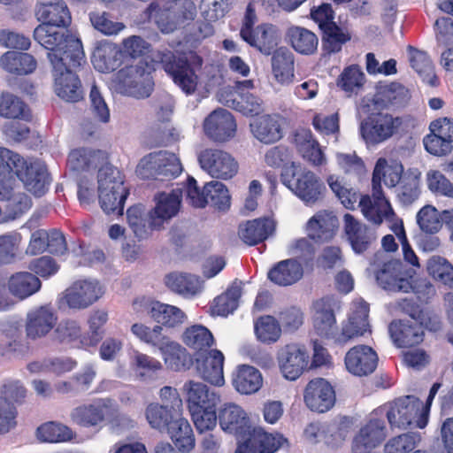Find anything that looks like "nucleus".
<instances>
[{
  "label": "nucleus",
  "mask_w": 453,
  "mask_h": 453,
  "mask_svg": "<svg viewBox=\"0 0 453 453\" xmlns=\"http://www.w3.org/2000/svg\"><path fill=\"white\" fill-rule=\"evenodd\" d=\"M36 196L44 195L50 185L47 167L40 161L27 162L19 153L0 147V201H12L20 211L31 208V198L26 194H14L16 179Z\"/></svg>",
  "instance_id": "f257e3e1"
},
{
  "label": "nucleus",
  "mask_w": 453,
  "mask_h": 453,
  "mask_svg": "<svg viewBox=\"0 0 453 453\" xmlns=\"http://www.w3.org/2000/svg\"><path fill=\"white\" fill-rule=\"evenodd\" d=\"M361 196L358 207L364 217L371 223L380 226L386 219L390 222L395 220V213L384 195Z\"/></svg>",
  "instance_id": "5701e85b"
},
{
  "label": "nucleus",
  "mask_w": 453,
  "mask_h": 453,
  "mask_svg": "<svg viewBox=\"0 0 453 453\" xmlns=\"http://www.w3.org/2000/svg\"><path fill=\"white\" fill-rule=\"evenodd\" d=\"M68 48L47 52L51 66L56 95L66 102L76 103L83 99L81 81L77 70L86 64L81 40H72Z\"/></svg>",
  "instance_id": "7ed1b4c3"
},
{
  "label": "nucleus",
  "mask_w": 453,
  "mask_h": 453,
  "mask_svg": "<svg viewBox=\"0 0 453 453\" xmlns=\"http://www.w3.org/2000/svg\"><path fill=\"white\" fill-rule=\"evenodd\" d=\"M288 35L291 46L296 52L303 55H311L316 52L319 39L311 30L301 27H292L288 29Z\"/></svg>",
  "instance_id": "de8ad7c7"
},
{
  "label": "nucleus",
  "mask_w": 453,
  "mask_h": 453,
  "mask_svg": "<svg viewBox=\"0 0 453 453\" xmlns=\"http://www.w3.org/2000/svg\"><path fill=\"white\" fill-rule=\"evenodd\" d=\"M402 125L401 117L379 109L376 103L360 123V135L367 144L377 145L391 138Z\"/></svg>",
  "instance_id": "1a4fd4ad"
},
{
  "label": "nucleus",
  "mask_w": 453,
  "mask_h": 453,
  "mask_svg": "<svg viewBox=\"0 0 453 453\" xmlns=\"http://www.w3.org/2000/svg\"><path fill=\"white\" fill-rule=\"evenodd\" d=\"M426 272L434 280L453 288V265L446 258L440 256L430 257Z\"/></svg>",
  "instance_id": "6e6d98bb"
},
{
  "label": "nucleus",
  "mask_w": 453,
  "mask_h": 453,
  "mask_svg": "<svg viewBox=\"0 0 453 453\" xmlns=\"http://www.w3.org/2000/svg\"><path fill=\"white\" fill-rule=\"evenodd\" d=\"M203 127L210 140L215 142H226L234 137L237 126L229 111L219 108L205 118Z\"/></svg>",
  "instance_id": "dca6fc26"
},
{
  "label": "nucleus",
  "mask_w": 453,
  "mask_h": 453,
  "mask_svg": "<svg viewBox=\"0 0 453 453\" xmlns=\"http://www.w3.org/2000/svg\"><path fill=\"white\" fill-rule=\"evenodd\" d=\"M387 436L384 419L372 416L359 429L352 441L353 452H367L380 446Z\"/></svg>",
  "instance_id": "412c9836"
},
{
  "label": "nucleus",
  "mask_w": 453,
  "mask_h": 453,
  "mask_svg": "<svg viewBox=\"0 0 453 453\" xmlns=\"http://www.w3.org/2000/svg\"><path fill=\"white\" fill-rule=\"evenodd\" d=\"M225 357L219 349L200 352L195 357V367L197 374L211 385L221 387L224 379Z\"/></svg>",
  "instance_id": "6ab92c4d"
},
{
  "label": "nucleus",
  "mask_w": 453,
  "mask_h": 453,
  "mask_svg": "<svg viewBox=\"0 0 453 453\" xmlns=\"http://www.w3.org/2000/svg\"><path fill=\"white\" fill-rule=\"evenodd\" d=\"M54 336L60 343L76 344L84 347L83 338L86 337V334L82 333L81 326L76 320H62L57 326Z\"/></svg>",
  "instance_id": "4d7b16f0"
},
{
  "label": "nucleus",
  "mask_w": 453,
  "mask_h": 453,
  "mask_svg": "<svg viewBox=\"0 0 453 453\" xmlns=\"http://www.w3.org/2000/svg\"><path fill=\"white\" fill-rule=\"evenodd\" d=\"M35 15L42 23L35 28L33 37L48 51L68 48L72 40H81L67 29L72 16L63 0L37 4Z\"/></svg>",
  "instance_id": "20e7f679"
},
{
  "label": "nucleus",
  "mask_w": 453,
  "mask_h": 453,
  "mask_svg": "<svg viewBox=\"0 0 453 453\" xmlns=\"http://www.w3.org/2000/svg\"><path fill=\"white\" fill-rule=\"evenodd\" d=\"M145 417L151 428L159 432L168 429L172 423V411L158 403H151L145 409Z\"/></svg>",
  "instance_id": "680f3d73"
},
{
  "label": "nucleus",
  "mask_w": 453,
  "mask_h": 453,
  "mask_svg": "<svg viewBox=\"0 0 453 453\" xmlns=\"http://www.w3.org/2000/svg\"><path fill=\"white\" fill-rule=\"evenodd\" d=\"M281 181L306 204L315 203L325 189L324 184L309 170H286L281 175Z\"/></svg>",
  "instance_id": "9d476101"
},
{
  "label": "nucleus",
  "mask_w": 453,
  "mask_h": 453,
  "mask_svg": "<svg viewBox=\"0 0 453 453\" xmlns=\"http://www.w3.org/2000/svg\"><path fill=\"white\" fill-rule=\"evenodd\" d=\"M254 136L263 143H274L281 139L282 128L278 116L264 115L250 124Z\"/></svg>",
  "instance_id": "c9c22d12"
},
{
  "label": "nucleus",
  "mask_w": 453,
  "mask_h": 453,
  "mask_svg": "<svg viewBox=\"0 0 453 453\" xmlns=\"http://www.w3.org/2000/svg\"><path fill=\"white\" fill-rule=\"evenodd\" d=\"M260 372L249 365H239L233 377V386L241 394L250 395L262 386Z\"/></svg>",
  "instance_id": "ea45409f"
},
{
  "label": "nucleus",
  "mask_w": 453,
  "mask_h": 453,
  "mask_svg": "<svg viewBox=\"0 0 453 453\" xmlns=\"http://www.w3.org/2000/svg\"><path fill=\"white\" fill-rule=\"evenodd\" d=\"M242 39L262 54L269 56L277 50L280 36L275 26L262 23L242 35Z\"/></svg>",
  "instance_id": "bb28decb"
},
{
  "label": "nucleus",
  "mask_w": 453,
  "mask_h": 453,
  "mask_svg": "<svg viewBox=\"0 0 453 453\" xmlns=\"http://www.w3.org/2000/svg\"><path fill=\"white\" fill-rule=\"evenodd\" d=\"M219 422L222 430L237 433L246 425V413L234 403H226L219 410Z\"/></svg>",
  "instance_id": "09e8293b"
},
{
  "label": "nucleus",
  "mask_w": 453,
  "mask_h": 453,
  "mask_svg": "<svg viewBox=\"0 0 453 453\" xmlns=\"http://www.w3.org/2000/svg\"><path fill=\"white\" fill-rule=\"evenodd\" d=\"M108 321V312L104 310L93 311L88 319V332L83 338L84 347H95L103 339L105 330L104 326Z\"/></svg>",
  "instance_id": "5fc2aeb1"
},
{
  "label": "nucleus",
  "mask_w": 453,
  "mask_h": 453,
  "mask_svg": "<svg viewBox=\"0 0 453 453\" xmlns=\"http://www.w3.org/2000/svg\"><path fill=\"white\" fill-rule=\"evenodd\" d=\"M254 330L257 339L268 344L277 342L281 334L279 321L271 315L259 317L254 323Z\"/></svg>",
  "instance_id": "13d9d810"
},
{
  "label": "nucleus",
  "mask_w": 453,
  "mask_h": 453,
  "mask_svg": "<svg viewBox=\"0 0 453 453\" xmlns=\"http://www.w3.org/2000/svg\"><path fill=\"white\" fill-rule=\"evenodd\" d=\"M0 116L26 120L31 118L27 105L19 97L9 92H3L0 96Z\"/></svg>",
  "instance_id": "864d4df0"
},
{
  "label": "nucleus",
  "mask_w": 453,
  "mask_h": 453,
  "mask_svg": "<svg viewBox=\"0 0 453 453\" xmlns=\"http://www.w3.org/2000/svg\"><path fill=\"white\" fill-rule=\"evenodd\" d=\"M416 444V435L406 433L391 438L385 444L384 451L385 453H426L422 450H415Z\"/></svg>",
  "instance_id": "338daca9"
},
{
  "label": "nucleus",
  "mask_w": 453,
  "mask_h": 453,
  "mask_svg": "<svg viewBox=\"0 0 453 453\" xmlns=\"http://www.w3.org/2000/svg\"><path fill=\"white\" fill-rule=\"evenodd\" d=\"M275 230V223L269 218L248 220L239 226L238 234L243 242L255 246L265 241Z\"/></svg>",
  "instance_id": "7c9ffc66"
},
{
  "label": "nucleus",
  "mask_w": 453,
  "mask_h": 453,
  "mask_svg": "<svg viewBox=\"0 0 453 453\" xmlns=\"http://www.w3.org/2000/svg\"><path fill=\"white\" fill-rule=\"evenodd\" d=\"M165 284L172 291L186 297L194 296L200 291L198 277L189 273H168L165 277Z\"/></svg>",
  "instance_id": "a18cd8bd"
},
{
  "label": "nucleus",
  "mask_w": 453,
  "mask_h": 453,
  "mask_svg": "<svg viewBox=\"0 0 453 453\" xmlns=\"http://www.w3.org/2000/svg\"><path fill=\"white\" fill-rule=\"evenodd\" d=\"M380 95L385 106L403 107L410 99L409 90L398 82H392L383 87Z\"/></svg>",
  "instance_id": "e2e57ef3"
},
{
  "label": "nucleus",
  "mask_w": 453,
  "mask_h": 453,
  "mask_svg": "<svg viewBox=\"0 0 453 453\" xmlns=\"http://www.w3.org/2000/svg\"><path fill=\"white\" fill-rule=\"evenodd\" d=\"M174 446L180 453H190L196 447V437L193 428L185 418H178L170 423L166 430Z\"/></svg>",
  "instance_id": "2f4dec72"
},
{
  "label": "nucleus",
  "mask_w": 453,
  "mask_h": 453,
  "mask_svg": "<svg viewBox=\"0 0 453 453\" xmlns=\"http://www.w3.org/2000/svg\"><path fill=\"white\" fill-rule=\"evenodd\" d=\"M365 74L357 65H351L343 69L336 80V85L349 96L357 94L363 87Z\"/></svg>",
  "instance_id": "052dcab7"
},
{
  "label": "nucleus",
  "mask_w": 453,
  "mask_h": 453,
  "mask_svg": "<svg viewBox=\"0 0 453 453\" xmlns=\"http://www.w3.org/2000/svg\"><path fill=\"white\" fill-rule=\"evenodd\" d=\"M424 326L405 320H393L388 326L390 336L398 348H412L419 345L425 337Z\"/></svg>",
  "instance_id": "a878e982"
},
{
  "label": "nucleus",
  "mask_w": 453,
  "mask_h": 453,
  "mask_svg": "<svg viewBox=\"0 0 453 453\" xmlns=\"http://www.w3.org/2000/svg\"><path fill=\"white\" fill-rule=\"evenodd\" d=\"M182 391L197 432L212 430L217 424L216 411L220 395L207 385L192 380L184 383Z\"/></svg>",
  "instance_id": "39448f33"
},
{
  "label": "nucleus",
  "mask_w": 453,
  "mask_h": 453,
  "mask_svg": "<svg viewBox=\"0 0 453 453\" xmlns=\"http://www.w3.org/2000/svg\"><path fill=\"white\" fill-rule=\"evenodd\" d=\"M114 404L110 398H97L88 403L80 404L70 412L73 425L81 428L100 429L113 415Z\"/></svg>",
  "instance_id": "9b49d317"
},
{
  "label": "nucleus",
  "mask_w": 453,
  "mask_h": 453,
  "mask_svg": "<svg viewBox=\"0 0 453 453\" xmlns=\"http://www.w3.org/2000/svg\"><path fill=\"white\" fill-rule=\"evenodd\" d=\"M76 362L71 358L48 357L34 361L27 365V369L33 373H54L57 375L72 371Z\"/></svg>",
  "instance_id": "603ef678"
},
{
  "label": "nucleus",
  "mask_w": 453,
  "mask_h": 453,
  "mask_svg": "<svg viewBox=\"0 0 453 453\" xmlns=\"http://www.w3.org/2000/svg\"><path fill=\"white\" fill-rule=\"evenodd\" d=\"M104 295L103 287L96 280H77L64 293L63 299L71 309L82 310L96 303Z\"/></svg>",
  "instance_id": "a211bd4d"
},
{
  "label": "nucleus",
  "mask_w": 453,
  "mask_h": 453,
  "mask_svg": "<svg viewBox=\"0 0 453 453\" xmlns=\"http://www.w3.org/2000/svg\"><path fill=\"white\" fill-rule=\"evenodd\" d=\"M285 441L286 438L279 433L255 427L238 442L234 453H275Z\"/></svg>",
  "instance_id": "2eb2a0df"
},
{
  "label": "nucleus",
  "mask_w": 453,
  "mask_h": 453,
  "mask_svg": "<svg viewBox=\"0 0 453 453\" xmlns=\"http://www.w3.org/2000/svg\"><path fill=\"white\" fill-rule=\"evenodd\" d=\"M272 69L275 80L281 84H289L294 78V57L282 48L275 50L272 58Z\"/></svg>",
  "instance_id": "49530a36"
},
{
  "label": "nucleus",
  "mask_w": 453,
  "mask_h": 453,
  "mask_svg": "<svg viewBox=\"0 0 453 453\" xmlns=\"http://www.w3.org/2000/svg\"><path fill=\"white\" fill-rule=\"evenodd\" d=\"M42 283L37 276L28 272H19L12 275L8 280L10 292L20 298H27L41 288Z\"/></svg>",
  "instance_id": "37998d69"
},
{
  "label": "nucleus",
  "mask_w": 453,
  "mask_h": 453,
  "mask_svg": "<svg viewBox=\"0 0 453 453\" xmlns=\"http://www.w3.org/2000/svg\"><path fill=\"white\" fill-rule=\"evenodd\" d=\"M242 288L238 285H232L225 292L214 298L211 306L212 314L226 317L233 313L239 305Z\"/></svg>",
  "instance_id": "8fccbe9b"
},
{
  "label": "nucleus",
  "mask_w": 453,
  "mask_h": 453,
  "mask_svg": "<svg viewBox=\"0 0 453 453\" xmlns=\"http://www.w3.org/2000/svg\"><path fill=\"white\" fill-rule=\"evenodd\" d=\"M0 66L9 73L27 75L37 66V61L31 54L9 50L0 58Z\"/></svg>",
  "instance_id": "72a5a7b5"
},
{
  "label": "nucleus",
  "mask_w": 453,
  "mask_h": 453,
  "mask_svg": "<svg viewBox=\"0 0 453 453\" xmlns=\"http://www.w3.org/2000/svg\"><path fill=\"white\" fill-rule=\"evenodd\" d=\"M205 196L208 204L213 208L226 211L230 208L231 196L225 184L211 180L205 184Z\"/></svg>",
  "instance_id": "bf43d9fd"
},
{
  "label": "nucleus",
  "mask_w": 453,
  "mask_h": 453,
  "mask_svg": "<svg viewBox=\"0 0 453 453\" xmlns=\"http://www.w3.org/2000/svg\"><path fill=\"white\" fill-rule=\"evenodd\" d=\"M127 218L129 227L139 239H146L156 227L152 224V211L148 215L145 208L141 204L129 207L127 211Z\"/></svg>",
  "instance_id": "a19ab883"
},
{
  "label": "nucleus",
  "mask_w": 453,
  "mask_h": 453,
  "mask_svg": "<svg viewBox=\"0 0 453 453\" xmlns=\"http://www.w3.org/2000/svg\"><path fill=\"white\" fill-rule=\"evenodd\" d=\"M76 432L61 422L48 421L36 429V437L40 441L49 443H63L76 438Z\"/></svg>",
  "instance_id": "4c0bfd02"
},
{
  "label": "nucleus",
  "mask_w": 453,
  "mask_h": 453,
  "mask_svg": "<svg viewBox=\"0 0 453 453\" xmlns=\"http://www.w3.org/2000/svg\"><path fill=\"white\" fill-rule=\"evenodd\" d=\"M167 367L174 372L187 371L193 364L191 355L180 343L165 337V341L159 346Z\"/></svg>",
  "instance_id": "473e14b6"
},
{
  "label": "nucleus",
  "mask_w": 453,
  "mask_h": 453,
  "mask_svg": "<svg viewBox=\"0 0 453 453\" xmlns=\"http://www.w3.org/2000/svg\"><path fill=\"white\" fill-rule=\"evenodd\" d=\"M58 317L54 311L42 306L27 315L26 332L28 338L35 340L48 334L56 326Z\"/></svg>",
  "instance_id": "c756f323"
},
{
  "label": "nucleus",
  "mask_w": 453,
  "mask_h": 453,
  "mask_svg": "<svg viewBox=\"0 0 453 453\" xmlns=\"http://www.w3.org/2000/svg\"><path fill=\"white\" fill-rule=\"evenodd\" d=\"M104 159V153L100 150L78 148L71 150L67 164L71 170L85 172L96 169Z\"/></svg>",
  "instance_id": "e433bc0d"
},
{
  "label": "nucleus",
  "mask_w": 453,
  "mask_h": 453,
  "mask_svg": "<svg viewBox=\"0 0 453 453\" xmlns=\"http://www.w3.org/2000/svg\"><path fill=\"white\" fill-rule=\"evenodd\" d=\"M378 355L367 345H357L348 350L344 357L346 369L355 376L372 373L378 365Z\"/></svg>",
  "instance_id": "4be33fe9"
},
{
  "label": "nucleus",
  "mask_w": 453,
  "mask_h": 453,
  "mask_svg": "<svg viewBox=\"0 0 453 453\" xmlns=\"http://www.w3.org/2000/svg\"><path fill=\"white\" fill-rule=\"evenodd\" d=\"M401 311L415 319L418 325L426 329L437 332L441 329V321L438 315L422 309L419 304L411 299L404 298L399 303Z\"/></svg>",
  "instance_id": "58836bf2"
},
{
  "label": "nucleus",
  "mask_w": 453,
  "mask_h": 453,
  "mask_svg": "<svg viewBox=\"0 0 453 453\" xmlns=\"http://www.w3.org/2000/svg\"><path fill=\"white\" fill-rule=\"evenodd\" d=\"M334 304L335 300L332 296H323L313 303V326L319 336L345 344L369 331V304L366 302L361 300L354 303L352 312L342 324L340 333L337 332Z\"/></svg>",
  "instance_id": "f03ea898"
},
{
  "label": "nucleus",
  "mask_w": 453,
  "mask_h": 453,
  "mask_svg": "<svg viewBox=\"0 0 453 453\" xmlns=\"http://www.w3.org/2000/svg\"><path fill=\"white\" fill-rule=\"evenodd\" d=\"M198 162L212 178L229 180L238 172V163L226 151L218 149H205L198 155Z\"/></svg>",
  "instance_id": "4468645a"
},
{
  "label": "nucleus",
  "mask_w": 453,
  "mask_h": 453,
  "mask_svg": "<svg viewBox=\"0 0 453 453\" xmlns=\"http://www.w3.org/2000/svg\"><path fill=\"white\" fill-rule=\"evenodd\" d=\"M151 62L163 69L185 94L192 95L196 92L198 76L186 53L167 48L157 50L151 55Z\"/></svg>",
  "instance_id": "423d86ee"
},
{
  "label": "nucleus",
  "mask_w": 453,
  "mask_h": 453,
  "mask_svg": "<svg viewBox=\"0 0 453 453\" xmlns=\"http://www.w3.org/2000/svg\"><path fill=\"white\" fill-rule=\"evenodd\" d=\"M290 250L296 258L276 263L267 273V278L278 286L287 287L297 282L303 275L302 262L308 265L313 261L315 249L306 238L296 240Z\"/></svg>",
  "instance_id": "0eeeda50"
},
{
  "label": "nucleus",
  "mask_w": 453,
  "mask_h": 453,
  "mask_svg": "<svg viewBox=\"0 0 453 453\" xmlns=\"http://www.w3.org/2000/svg\"><path fill=\"white\" fill-rule=\"evenodd\" d=\"M343 221L347 239L355 253H364L376 241L375 232L356 219L353 215L346 213Z\"/></svg>",
  "instance_id": "b1692460"
},
{
  "label": "nucleus",
  "mask_w": 453,
  "mask_h": 453,
  "mask_svg": "<svg viewBox=\"0 0 453 453\" xmlns=\"http://www.w3.org/2000/svg\"><path fill=\"white\" fill-rule=\"evenodd\" d=\"M182 342L195 351V357L200 352H206L214 344L211 332L202 325H193L185 329Z\"/></svg>",
  "instance_id": "79ce46f5"
},
{
  "label": "nucleus",
  "mask_w": 453,
  "mask_h": 453,
  "mask_svg": "<svg viewBox=\"0 0 453 453\" xmlns=\"http://www.w3.org/2000/svg\"><path fill=\"white\" fill-rule=\"evenodd\" d=\"M336 219L326 214H316L307 223L310 237L318 242H326L334 238L336 233Z\"/></svg>",
  "instance_id": "c03bdc74"
},
{
  "label": "nucleus",
  "mask_w": 453,
  "mask_h": 453,
  "mask_svg": "<svg viewBox=\"0 0 453 453\" xmlns=\"http://www.w3.org/2000/svg\"><path fill=\"white\" fill-rule=\"evenodd\" d=\"M422 402L414 395H404L393 401L386 412L392 427L407 428L416 422L422 410Z\"/></svg>",
  "instance_id": "f3484780"
},
{
  "label": "nucleus",
  "mask_w": 453,
  "mask_h": 453,
  "mask_svg": "<svg viewBox=\"0 0 453 453\" xmlns=\"http://www.w3.org/2000/svg\"><path fill=\"white\" fill-rule=\"evenodd\" d=\"M400 274L395 263H385L382 268L377 272L376 280L386 290L403 293L411 292L412 288L411 281L407 278L402 277Z\"/></svg>",
  "instance_id": "f704fd0d"
},
{
  "label": "nucleus",
  "mask_w": 453,
  "mask_h": 453,
  "mask_svg": "<svg viewBox=\"0 0 453 453\" xmlns=\"http://www.w3.org/2000/svg\"><path fill=\"white\" fill-rule=\"evenodd\" d=\"M98 198L106 214L122 215L129 189L124 184V176L111 165H103L98 170Z\"/></svg>",
  "instance_id": "6e6552de"
},
{
  "label": "nucleus",
  "mask_w": 453,
  "mask_h": 453,
  "mask_svg": "<svg viewBox=\"0 0 453 453\" xmlns=\"http://www.w3.org/2000/svg\"><path fill=\"white\" fill-rule=\"evenodd\" d=\"M277 360L280 372L288 380H297L309 370V352L301 343L291 342L280 348Z\"/></svg>",
  "instance_id": "ddd939ff"
},
{
  "label": "nucleus",
  "mask_w": 453,
  "mask_h": 453,
  "mask_svg": "<svg viewBox=\"0 0 453 453\" xmlns=\"http://www.w3.org/2000/svg\"><path fill=\"white\" fill-rule=\"evenodd\" d=\"M159 162V181H169L179 176L182 171L180 160L173 153L166 151L157 152Z\"/></svg>",
  "instance_id": "0e129e2a"
},
{
  "label": "nucleus",
  "mask_w": 453,
  "mask_h": 453,
  "mask_svg": "<svg viewBox=\"0 0 453 453\" xmlns=\"http://www.w3.org/2000/svg\"><path fill=\"white\" fill-rule=\"evenodd\" d=\"M303 399L310 410L323 413L333 408L336 398L333 386L323 378H316L306 385Z\"/></svg>",
  "instance_id": "aec40b11"
},
{
  "label": "nucleus",
  "mask_w": 453,
  "mask_h": 453,
  "mask_svg": "<svg viewBox=\"0 0 453 453\" xmlns=\"http://www.w3.org/2000/svg\"><path fill=\"white\" fill-rule=\"evenodd\" d=\"M182 198L181 189H173L171 193L161 192L155 197L156 206L152 211V224L156 227L163 226L165 221L174 217L180 207Z\"/></svg>",
  "instance_id": "cd10ccee"
},
{
  "label": "nucleus",
  "mask_w": 453,
  "mask_h": 453,
  "mask_svg": "<svg viewBox=\"0 0 453 453\" xmlns=\"http://www.w3.org/2000/svg\"><path fill=\"white\" fill-rule=\"evenodd\" d=\"M294 143L302 155L310 164L320 166L326 162L322 149L309 128H299L294 134Z\"/></svg>",
  "instance_id": "c85d7f7f"
},
{
  "label": "nucleus",
  "mask_w": 453,
  "mask_h": 453,
  "mask_svg": "<svg viewBox=\"0 0 453 453\" xmlns=\"http://www.w3.org/2000/svg\"><path fill=\"white\" fill-rule=\"evenodd\" d=\"M123 52L121 48L108 40H102L92 55V64L100 73H111L122 65Z\"/></svg>",
  "instance_id": "393cba45"
},
{
  "label": "nucleus",
  "mask_w": 453,
  "mask_h": 453,
  "mask_svg": "<svg viewBox=\"0 0 453 453\" xmlns=\"http://www.w3.org/2000/svg\"><path fill=\"white\" fill-rule=\"evenodd\" d=\"M133 310L137 313H147L162 327L174 328L184 323L187 316L178 307L144 296L133 302Z\"/></svg>",
  "instance_id": "f8f14e48"
},
{
  "label": "nucleus",
  "mask_w": 453,
  "mask_h": 453,
  "mask_svg": "<svg viewBox=\"0 0 453 453\" xmlns=\"http://www.w3.org/2000/svg\"><path fill=\"white\" fill-rule=\"evenodd\" d=\"M89 20L93 27L105 35H118L125 28L122 22L113 21L110 13L106 12H92Z\"/></svg>",
  "instance_id": "69168bd1"
},
{
  "label": "nucleus",
  "mask_w": 453,
  "mask_h": 453,
  "mask_svg": "<svg viewBox=\"0 0 453 453\" xmlns=\"http://www.w3.org/2000/svg\"><path fill=\"white\" fill-rule=\"evenodd\" d=\"M322 47L328 53H337L342 46L351 40V35L347 30L339 27L335 22L321 30Z\"/></svg>",
  "instance_id": "3c124183"
},
{
  "label": "nucleus",
  "mask_w": 453,
  "mask_h": 453,
  "mask_svg": "<svg viewBox=\"0 0 453 453\" xmlns=\"http://www.w3.org/2000/svg\"><path fill=\"white\" fill-rule=\"evenodd\" d=\"M426 183L429 190L433 193L453 198V184L439 170H430L427 172Z\"/></svg>",
  "instance_id": "774afa93"
}]
</instances>
